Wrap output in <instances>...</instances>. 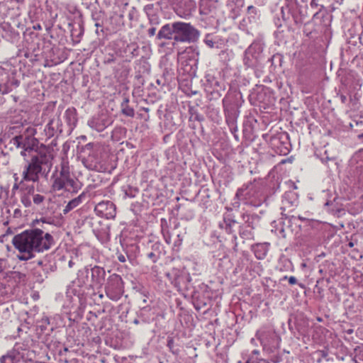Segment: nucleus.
Instances as JSON below:
<instances>
[{
	"mask_svg": "<svg viewBox=\"0 0 363 363\" xmlns=\"http://www.w3.org/2000/svg\"><path fill=\"white\" fill-rule=\"evenodd\" d=\"M96 214L106 219H113L116 217V206L110 201H103L96 205L94 208Z\"/></svg>",
	"mask_w": 363,
	"mask_h": 363,
	"instance_id": "39448f33",
	"label": "nucleus"
},
{
	"mask_svg": "<svg viewBox=\"0 0 363 363\" xmlns=\"http://www.w3.org/2000/svg\"><path fill=\"white\" fill-rule=\"evenodd\" d=\"M174 23L165 24L163 26L161 29L159 30L157 34V38L159 39L164 38V39H174Z\"/></svg>",
	"mask_w": 363,
	"mask_h": 363,
	"instance_id": "0eeeda50",
	"label": "nucleus"
},
{
	"mask_svg": "<svg viewBox=\"0 0 363 363\" xmlns=\"http://www.w3.org/2000/svg\"><path fill=\"white\" fill-rule=\"evenodd\" d=\"M0 363H25V360L18 352L13 350L2 356Z\"/></svg>",
	"mask_w": 363,
	"mask_h": 363,
	"instance_id": "423d86ee",
	"label": "nucleus"
},
{
	"mask_svg": "<svg viewBox=\"0 0 363 363\" xmlns=\"http://www.w3.org/2000/svg\"><path fill=\"white\" fill-rule=\"evenodd\" d=\"M104 274V270L100 267L95 266L91 269V277L93 279L95 278V277H100L101 275Z\"/></svg>",
	"mask_w": 363,
	"mask_h": 363,
	"instance_id": "2eb2a0df",
	"label": "nucleus"
},
{
	"mask_svg": "<svg viewBox=\"0 0 363 363\" xmlns=\"http://www.w3.org/2000/svg\"><path fill=\"white\" fill-rule=\"evenodd\" d=\"M252 354H255V355H259V351L258 350H254L252 352Z\"/></svg>",
	"mask_w": 363,
	"mask_h": 363,
	"instance_id": "a878e982",
	"label": "nucleus"
},
{
	"mask_svg": "<svg viewBox=\"0 0 363 363\" xmlns=\"http://www.w3.org/2000/svg\"><path fill=\"white\" fill-rule=\"evenodd\" d=\"M129 99L128 97H125L121 104V113L128 117H134L135 111L133 108L130 107L129 105Z\"/></svg>",
	"mask_w": 363,
	"mask_h": 363,
	"instance_id": "1a4fd4ad",
	"label": "nucleus"
},
{
	"mask_svg": "<svg viewBox=\"0 0 363 363\" xmlns=\"http://www.w3.org/2000/svg\"><path fill=\"white\" fill-rule=\"evenodd\" d=\"M11 91V88L7 84H0V94H6Z\"/></svg>",
	"mask_w": 363,
	"mask_h": 363,
	"instance_id": "f3484780",
	"label": "nucleus"
},
{
	"mask_svg": "<svg viewBox=\"0 0 363 363\" xmlns=\"http://www.w3.org/2000/svg\"><path fill=\"white\" fill-rule=\"evenodd\" d=\"M14 247L19 252V260L27 261L35 257V252L49 250L53 245V238L40 229L25 230L12 240Z\"/></svg>",
	"mask_w": 363,
	"mask_h": 363,
	"instance_id": "f03ea898",
	"label": "nucleus"
},
{
	"mask_svg": "<svg viewBox=\"0 0 363 363\" xmlns=\"http://www.w3.org/2000/svg\"><path fill=\"white\" fill-rule=\"evenodd\" d=\"M283 279H288V280H289V283L291 285H294V284H296L297 283V279H296V278L295 277H294V276H291V277H289V278L287 277V276H285Z\"/></svg>",
	"mask_w": 363,
	"mask_h": 363,
	"instance_id": "6ab92c4d",
	"label": "nucleus"
},
{
	"mask_svg": "<svg viewBox=\"0 0 363 363\" xmlns=\"http://www.w3.org/2000/svg\"><path fill=\"white\" fill-rule=\"evenodd\" d=\"M245 363H269V362L262 358L254 359L252 357H250Z\"/></svg>",
	"mask_w": 363,
	"mask_h": 363,
	"instance_id": "a211bd4d",
	"label": "nucleus"
},
{
	"mask_svg": "<svg viewBox=\"0 0 363 363\" xmlns=\"http://www.w3.org/2000/svg\"><path fill=\"white\" fill-rule=\"evenodd\" d=\"M247 11L256 13V9L255 6L251 5L247 7Z\"/></svg>",
	"mask_w": 363,
	"mask_h": 363,
	"instance_id": "5701e85b",
	"label": "nucleus"
},
{
	"mask_svg": "<svg viewBox=\"0 0 363 363\" xmlns=\"http://www.w3.org/2000/svg\"><path fill=\"white\" fill-rule=\"evenodd\" d=\"M118 259L121 262H125V257L124 255H120L118 257Z\"/></svg>",
	"mask_w": 363,
	"mask_h": 363,
	"instance_id": "b1692460",
	"label": "nucleus"
},
{
	"mask_svg": "<svg viewBox=\"0 0 363 363\" xmlns=\"http://www.w3.org/2000/svg\"><path fill=\"white\" fill-rule=\"evenodd\" d=\"M222 89H223V90H225V86H223Z\"/></svg>",
	"mask_w": 363,
	"mask_h": 363,
	"instance_id": "2f4dec72",
	"label": "nucleus"
},
{
	"mask_svg": "<svg viewBox=\"0 0 363 363\" xmlns=\"http://www.w3.org/2000/svg\"><path fill=\"white\" fill-rule=\"evenodd\" d=\"M166 242H167L168 244L170 242V241L169 240V238H167Z\"/></svg>",
	"mask_w": 363,
	"mask_h": 363,
	"instance_id": "c85d7f7f",
	"label": "nucleus"
},
{
	"mask_svg": "<svg viewBox=\"0 0 363 363\" xmlns=\"http://www.w3.org/2000/svg\"><path fill=\"white\" fill-rule=\"evenodd\" d=\"M352 162L356 164V168H363V150H360L354 155Z\"/></svg>",
	"mask_w": 363,
	"mask_h": 363,
	"instance_id": "f8f14e48",
	"label": "nucleus"
},
{
	"mask_svg": "<svg viewBox=\"0 0 363 363\" xmlns=\"http://www.w3.org/2000/svg\"><path fill=\"white\" fill-rule=\"evenodd\" d=\"M112 290V284L111 283H108V285L106 286V295L110 297L111 298L113 299V298L111 296V291Z\"/></svg>",
	"mask_w": 363,
	"mask_h": 363,
	"instance_id": "aec40b11",
	"label": "nucleus"
},
{
	"mask_svg": "<svg viewBox=\"0 0 363 363\" xmlns=\"http://www.w3.org/2000/svg\"><path fill=\"white\" fill-rule=\"evenodd\" d=\"M147 257L151 259L155 263L157 261V257L156 255L152 252L147 254Z\"/></svg>",
	"mask_w": 363,
	"mask_h": 363,
	"instance_id": "412c9836",
	"label": "nucleus"
},
{
	"mask_svg": "<svg viewBox=\"0 0 363 363\" xmlns=\"http://www.w3.org/2000/svg\"><path fill=\"white\" fill-rule=\"evenodd\" d=\"M209 0H201L199 4V12L201 14L207 15L210 12L208 7Z\"/></svg>",
	"mask_w": 363,
	"mask_h": 363,
	"instance_id": "ddd939ff",
	"label": "nucleus"
},
{
	"mask_svg": "<svg viewBox=\"0 0 363 363\" xmlns=\"http://www.w3.org/2000/svg\"><path fill=\"white\" fill-rule=\"evenodd\" d=\"M44 200L45 197L43 195L33 193V201L35 204L40 205Z\"/></svg>",
	"mask_w": 363,
	"mask_h": 363,
	"instance_id": "dca6fc26",
	"label": "nucleus"
},
{
	"mask_svg": "<svg viewBox=\"0 0 363 363\" xmlns=\"http://www.w3.org/2000/svg\"><path fill=\"white\" fill-rule=\"evenodd\" d=\"M155 33V28H152L149 29V35L150 36L154 35Z\"/></svg>",
	"mask_w": 363,
	"mask_h": 363,
	"instance_id": "393cba45",
	"label": "nucleus"
},
{
	"mask_svg": "<svg viewBox=\"0 0 363 363\" xmlns=\"http://www.w3.org/2000/svg\"><path fill=\"white\" fill-rule=\"evenodd\" d=\"M252 189H240L236 192V197L245 204H254V201L251 199Z\"/></svg>",
	"mask_w": 363,
	"mask_h": 363,
	"instance_id": "6e6552de",
	"label": "nucleus"
},
{
	"mask_svg": "<svg viewBox=\"0 0 363 363\" xmlns=\"http://www.w3.org/2000/svg\"><path fill=\"white\" fill-rule=\"evenodd\" d=\"M340 99H341V101H342V103H345L346 101V100H347V97L345 96H344V95H342L340 96Z\"/></svg>",
	"mask_w": 363,
	"mask_h": 363,
	"instance_id": "bb28decb",
	"label": "nucleus"
},
{
	"mask_svg": "<svg viewBox=\"0 0 363 363\" xmlns=\"http://www.w3.org/2000/svg\"><path fill=\"white\" fill-rule=\"evenodd\" d=\"M33 189H29L21 196V202L25 207H30L32 205Z\"/></svg>",
	"mask_w": 363,
	"mask_h": 363,
	"instance_id": "9b49d317",
	"label": "nucleus"
},
{
	"mask_svg": "<svg viewBox=\"0 0 363 363\" xmlns=\"http://www.w3.org/2000/svg\"><path fill=\"white\" fill-rule=\"evenodd\" d=\"M257 216H251V215H243V220H245V223H247V226L254 229L255 227L254 225V222L255 220H257Z\"/></svg>",
	"mask_w": 363,
	"mask_h": 363,
	"instance_id": "4468645a",
	"label": "nucleus"
},
{
	"mask_svg": "<svg viewBox=\"0 0 363 363\" xmlns=\"http://www.w3.org/2000/svg\"><path fill=\"white\" fill-rule=\"evenodd\" d=\"M26 131L29 135L16 136L13 138V144L23 149L21 152L23 157H26L28 154L31 156L30 161L23 172V179L27 182H37L39 180L43 167L51 166L52 156L50 150L46 147H43L38 151L34 150L33 146L36 143V140L30 136L35 135V130L33 128H28Z\"/></svg>",
	"mask_w": 363,
	"mask_h": 363,
	"instance_id": "f257e3e1",
	"label": "nucleus"
},
{
	"mask_svg": "<svg viewBox=\"0 0 363 363\" xmlns=\"http://www.w3.org/2000/svg\"><path fill=\"white\" fill-rule=\"evenodd\" d=\"M174 40L181 43H191L199 38V32L190 23L184 22L174 23Z\"/></svg>",
	"mask_w": 363,
	"mask_h": 363,
	"instance_id": "20e7f679",
	"label": "nucleus"
},
{
	"mask_svg": "<svg viewBox=\"0 0 363 363\" xmlns=\"http://www.w3.org/2000/svg\"><path fill=\"white\" fill-rule=\"evenodd\" d=\"M166 242H167L168 244L170 242V241L169 240V238H167Z\"/></svg>",
	"mask_w": 363,
	"mask_h": 363,
	"instance_id": "c756f323",
	"label": "nucleus"
},
{
	"mask_svg": "<svg viewBox=\"0 0 363 363\" xmlns=\"http://www.w3.org/2000/svg\"><path fill=\"white\" fill-rule=\"evenodd\" d=\"M173 345H174V340L173 339H169L167 340V347L169 348L170 350H172V347H173Z\"/></svg>",
	"mask_w": 363,
	"mask_h": 363,
	"instance_id": "4be33fe9",
	"label": "nucleus"
},
{
	"mask_svg": "<svg viewBox=\"0 0 363 363\" xmlns=\"http://www.w3.org/2000/svg\"><path fill=\"white\" fill-rule=\"evenodd\" d=\"M84 194H81L77 198H74V199L71 200L65 206V208L63 210V212L65 214L69 212L73 208L78 206L82 201V197L84 196Z\"/></svg>",
	"mask_w": 363,
	"mask_h": 363,
	"instance_id": "9d476101",
	"label": "nucleus"
},
{
	"mask_svg": "<svg viewBox=\"0 0 363 363\" xmlns=\"http://www.w3.org/2000/svg\"><path fill=\"white\" fill-rule=\"evenodd\" d=\"M52 188L53 191L64 189L69 192H77L80 186L78 182L71 177L69 167L63 164L59 174L53 181Z\"/></svg>",
	"mask_w": 363,
	"mask_h": 363,
	"instance_id": "7ed1b4c3",
	"label": "nucleus"
},
{
	"mask_svg": "<svg viewBox=\"0 0 363 363\" xmlns=\"http://www.w3.org/2000/svg\"><path fill=\"white\" fill-rule=\"evenodd\" d=\"M256 257L258 258V259H262L263 257H259L256 255Z\"/></svg>",
	"mask_w": 363,
	"mask_h": 363,
	"instance_id": "7c9ffc66",
	"label": "nucleus"
},
{
	"mask_svg": "<svg viewBox=\"0 0 363 363\" xmlns=\"http://www.w3.org/2000/svg\"><path fill=\"white\" fill-rule=\"evenodd\" d=\"M72 261H69V267H72Z\"/></svg>",
	"mask_w": 363,
	"mask_h": 363,
	"instance_id": "cd10ccee",
	"label": "nucleus"
}]
</instances>
